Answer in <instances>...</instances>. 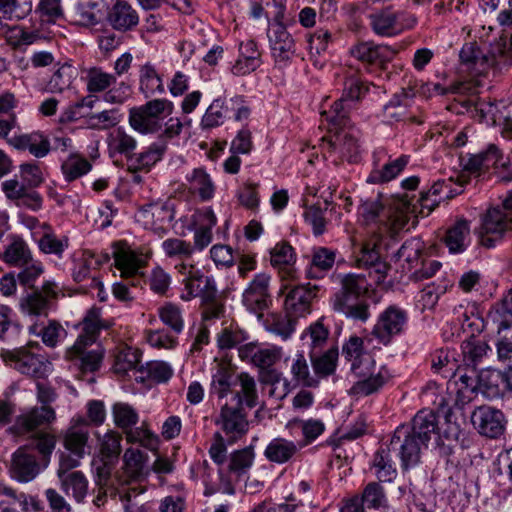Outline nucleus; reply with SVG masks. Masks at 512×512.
Returning a JSON list of instances; mask_svg holds the SVG:
<instances>
[{
    "instance_id": "obj_47",
    "label": "nucleus",
    "mask_w": 512,
    "mask_h": 512,
    "mask_svg": "<svg viewBox=\"0 0 512 512\" xmlns=\"http://www.w3.org/2000/svg\"><path fill=\"white\" fill-rule=\"evenodd\" d=\"M114 84H116L114 74L107 73L99 67H92L87 71L86 87L90 93L104 92Z\"/></svg>"
},
{
    "instance_id": "obj_2",
    "label": "nucleus",
    "mask_w": 512,
    "mask_h": 512,
    "mask_svg": "<svg viewBox=\"0 0 512 512\" xmlns=\"http://www.w3.org/2000/svg\"><path fill=\"white\" fill-rule=\"evenodd\" d=\"M19 178L16 175L14 178L2 182V191L5 196L19 207H26L32 211L40 210L43 198L35 188L43 183L44 178L39 165L36 163L21 164Z\"/></svg>"
},
{
    "instance_id": "obj_63",
    "label": "nucleus",
    "mask_w": 512,
    "mask_h": 512,
    "mask_svg": "<svg viewBox=\"0 0 512 512\" xmlns=\"http://www.w3.org/2000/svg\"><path fill=\"white\" fill-rule=\"evenodd\" d=\"M30 332L41 336L43 343L48 347H55L65 330L63 327L56 321H49L48 325L41 328L38 331L37 325H32L30 327Z\"/></svg>"
},
{
    "instance_id": "obj_6",
    "label": "nucleus",
    "mask_w": 512,
    "mask_h": 512,
    "mask_svg": "<svg viewBox=\"0 0 512 512\" xmlns=\"http://www.w3.org/2000/svg\"><path fill=\"white\" fill-rule=\"evenodd\" d=\"M357 380L349 389L350 395L369 396L380 391L388 384L393 375L385 365L376 369L375 360H367L361 366L354 365L351 373Z\"/></svg>"
},
{
    "instance_id": "obj_15",
    "label": "nucleus",
    "mask_w": 512,
    "mask_h": 512,
    "mask_svg": "<svg viewBox=\"0 0 512 512\" xmlns=\"http://www.w3.org/2000/svg\"><path fill=\"white\" fill-rule=\"evenodd\" d=\"M272 56L279 66H286L296 53L295 41L281 22L272 23L267 31Z\"/></svg>"
},
{
    "instance_id": "obj_61",
    "label": "nucleus",
    "mask_w": 512,
    "mask_h": 512,
    "mask_svg": "<svg viewBox=\"0 0 512 512\" xmlns=\"http://www.w3.org/2000/svg\"><path fill=\"white\" fill-rule=\"evenodd\" d=\"M461 348L465 361L473 366L478 365L490 350L486 342L474 338L464 341Z\"/></svg>"
},
{
    "instance_id": "obj_32",
    "label": "nucleus",
    "mask_w": 512,
    "mask_h": 512,
    "mask_svg": "<svg viewBox=\"0 0 512 512\" xmlns=\"http://www.w3.org/2000/svg\"><path fill=\"white\" fill-rule=\"evenodd\" d=\"M459 56L461 63L475 74L485 72L494 64V58L483 54L474 43H466L462 47Z\"/></svg>"
},
{
    "instance_id": "obj_48",
    "label": "nucleus",
    "mask_w": 512,
    "mask_h": 512,
    "mask_svg": "<svg viewBox=\"0 0 512 512\" xmlns=\"http://www.w3.org/2000/svg\"><path fill=\"white\" fill-rule=\"evenodd\" d=\"M387 47L376 45L372 42H363L351 49V54L356 59L370 64L382 63L385 58Z\"/></svg>"
},
{
    "instance_id": "obj_29",
    "label": "nucleus",
    "mask_w": 512,
    "mask_h": 512,
    "mask_svg": "<svg viewBox=\"0 0 512 512\" xmlns=\"http://www.w3.org/2000/svg\"><path fill=\"white\" fill-rule=\"evenodd\" d=\"M32 258L33 255L28 244L16 235L9 238V242L1 255V259L12 267H22L30 263Z\"/></svg>"
},
{
    "instance_id": "obj_36",
    "label": "nucleus",
    "mask_w": 512,
    "mask_h": 512,
    "mask_svg": "<svg viewBox=\"0 0 512 512\" xmlns=\"http://www.w3.org/2000/svg\"><path fill=\"white\" fill-rule=\"evenodd\" d=\"M145 492L143 486L123 487L119 490V498L123 503L125 512H155L148 501H143L142 495Z\"/></svg>"
},
{
    "instance_id": "obj_4",
    "label": "nucleus",
    "mask_w": 512,
    "mask_h": 512,
    "mask_svg": "<svg viewBox=\"0 0 512 512\" xmlns=\"http://www.w3.org/2000/svg\"><path fill=\"white\" fill-rule=\"evenodd\" d=\"M173 111V103L167 99H153L129 110V125L140 134H154L161 130L164 116Z\"/></svg>"
},
{
    "instance_id": "obj_41",
    "label": "nucleus",
    "mask_w": 512,
    "mask_h": 512,
    "mask_svg": "<svg viewBox=\"0 0 512 512\" xmlns=\"http://www.w3.org/2000/svg\"><path fill=\"white\" fill-rule=\"evenodd\" d=\"M409 156L402 155L399 158L389 161L382 168L373 169L367 181L373 184L386 183L393 180L408 164Z\"/></svg>"
},
{
    "instance_id": "obj_19",
    "label": "nucleus",
    "mask_w": 512,
    "mask_h": 512,
    "mask_svg": "<svg viewBox=\"0 0 512 512\" xmlns=\"http://www.w3.org/2000/svg\"><path fill=\"white\" fill-rule=\"evenodd\" d=\"M333 309L353 320L365 322L370 317L369 303L363 297L338 291L332 299Z\"/></svg>"
},
{
    "instance_id": "obj_8",
    "label": "nucleus",
    "mask_w": 512,
    "mask_h": 512,
    "mask_svg": "<svg viewBox=\"0 0 512 512\" xmlns=\"http://www.w3.org/2000/svg\"><path fill=\"white\" fill-rule=\"evenodd\" d=\"M59 288L53 281H45L40 288L26 292L19 299V310L30 317H46L58 297Z\"/></svg>"
},
{
    "instance_id": "obj_33",
    "label": "nucleus",
    "mask_w": 512,
    "mask_h": 512,
    "mask_svg": "<svg viewBox=\"0 0 512 512\" xmlns=\"http://www.w3.org/2000/svg\"><path fill=\"white\" fill-rule=\"evenodd\" d=\"M185 179L189 185V190L193 194H197L202 201L213 198L215 185L204 168L193 169L191 173L186 175Z\"/></svg>"
},
{
    "instance_id": "obj_40",
    "label": "nucleus",
    "mask_w": 512,
    "mask_h": 512,
    "mask_svg": "<svg viewBox=\"0 0 512 512\" xmlns=\"http://www.w3.org/2000/svg\"><path fill=\"white\" fill-rule=\"evenodd\" d=\"M391 451L383 444L375 453L373 459V468L375 474L381 482H391L395 479L397 471L393 466Z\"/></svg>"
},
{
    "instance_id": "obj_17",
    "label": "nucleus",
    "mask_w": 512,
    "mask_h": 512,
    "mask_svg": "<svg viewBox=\"0 0 512 512\" xmlns=\"http://www.w3.org/2000/svg\"><path fill=\"white\" fill-rule=\"evenodd\" d=\"M270 275L256 274L242 295V302L252 312H260L268 308L271 302Z\"/></svg>"
},
{
    "instance_id": "obj_49",
    "label": "nucleus",
    "mask_w": 512,
    "mask_h": 512,
    "mask_svg": "<svg viewBox=\"0 0 512 512\" xmlns=\"http://www.w3.org/2000/svg\"><path fill=\"white\" fill-rule=\"evenodd\" d=\"M162 249L168 258L178 259L189 263L194 254V248L190 242L180 238H168L162 242Z\"/></svg>"
},
{
    "instance_id": "obj_5",
    "label": "nucleus",
    "mask_w": 512,
    "mask_h": 512,
    "mask_svg": "<svg viewBox=\"0 0 512 512\" xmlns=\"http://www.w3.org/2000/svg\"><path fill=\"white\" fill-rule=\"evenodd\" d=\"M369 25L374 34L381 37H395L412 29L417 18L405 11L397 10L392 5L374 10L368 16Z\"/></svg>"
},
{
    "instance_id": "obj_3",
    "label": "nucleus",
    "mask_w": 512,
    "mask_h": 512,
    "mask_svg": "<svg viewBox=\"0 0 512 512\" xmlns=\"http://www.w3.org/2000/svg\"><path fill=\"white\" fill-rule=\"evenodd\" d=\"M396 208L394 211L386 210L379 198L367 199L359 206V217L365 225L376 224L381 233H387L391 237L401 231L409 221V206Z\"/></svg>"
},
{
    "instance_id": "obj_34",
    "label": "nucleus",
    "mask_w": 512,
    "mask_h": 512,
    "mask_svg": "<svg viewBox=\"0 0 512 512\" xmlns=\"http://www.w3.org/2000/svg\"><path fill=\"white\" fill-rule=\"evenodd\" d=\"M137 148V140L124 129L118 128L108 137V149L111 156L116 154L124 155L128 164L134 156Z\"/></svg>"
},
{
    "instance_id": "obj_13",
    "label": "nucleus",
    "mask_w": 512,
    "mask_h": 512,
    "mask_svg": "<svg viewBox=\"0 0 512 512\" xmlns=\"http://www.w3.org/2000/svg\"><path fill=\"white\" fill-rule=\"evenodd\" d=\"M511 227L512 216L504 213L499 207H492L482 216L479 243L486 248H493Z\"/></svg>"
},
{
    "instance_id": "obj_11",
    "label": "nucleus",
    "mask_w": 512,
    "mask_h": 512,
    "mask_svg": "<svg viewBox=\"0 0 512 512\" xmlns=\"http://www.w3.org/2000/svg\"><path fill=\"white\" fill-rule=\"evenodd\" d=\"M391 452H396L403 470L415 467L420 462L421 447L426 446L409 434V426H399L389 443L385 444Z\"/></svg>"
},
{
    "instance_id": "obj_45",
    "label": "nucleus",
    "mask_w": 512,
    "mask_h": 512,
    "mask_svg": "<svg viewBox=\"0 0 512 512\" xmlns=\"http://www.w3.org/2000/svg\"><path fill=\"white\" fill-rule=\"evenodd\" d=\"M89 433L79 427H70L63 434V446L67 452L78 456H85Z\"/></svg>"
},
{
    "instance_id": "obj_43",
    "label": "nucleus",
    "mask_w": 512,
    "mask_h": 512,
    "mask_svg": "<svg viewBox=\"0 0 512 512\" xmlns=\"http://www.w3.org/2000/svg\"><path fill=\"white\" fill-rule=\"evenodd\" d=\"M75 71L70 65L58 68L46 82L44 91L51 94H61L71 88Z\"/></svg>"
},
{
    "instance_id": "obj_54",
    "label": "nucleus",
    "mask_w": 512,
    "mask_h": 512,
    "mask_svg": "<svg viewBox=\"0 0 512 512\" xmlns=\"http://www.w3.org/2000/svg\"><path fill=\"white\" fill-rule=\"evenodd\" d=\"M228 106L220 98L215 99L207 108L201 120V126L204 129H211L220 126L227 118Z\"/></svg>"
},
{
    "instance_id": "obj_30",
    "label": "nucleus",
    "mask_w": 512,
    "mask_h": 512,
    "mask_svg": "<svg viewBox=\"0 0 512 512\" xmlns=\"http://www.w3.org/2000/svg\"><path fill=\"white\" fill-rule=\"evenodd\" d=\"M167 151V144L154 142L140 153H135L128 165L130 171L149 170L157 164Z\"/></svg>"
},
{
    "instance_id": "obj_1",
    "label": "nucleus",
    "mask_w": 512,
    "mask_h": 512,
    "mask_svg": "<svg viewBox=\"0 0 512 512\" xmlns=\"http://www.w3.org/2000/svg\"><path fill=\"white\" fill-rule=\"evenodd\" d=\"M111 326V321L102 318L101 309H89L81 321V333L66 350L65 358L83 372L97 371L102 363L104 350L96 345V341L100 331Z\"/></svg>"
},
{
    "instance_id": "obj_55",
    "label": "nucleus",
    "mask_w": 512,
    "mask_h": 512,
    "mask_svg": "<svg viewBox=\"0 0 512 512\" xmlns=\"http://www.w3.org/2000/svg\"><path fill=\"white\" fill-rule=\"evenodd\" d=\"M61 168L65 179L71 182L87 174L91 170L92 165L83 157L71 155L63 162Z\"/></svg>"
},
{
    "instance_id": "obj_62",
    "label": "nucleus",
    "mask_w": 512,
    "mask_h": 512,
    "mask_svg": "<svg viewBox=\"0 0 512 512\" xmlns=\"http://www.w3.org/2000/svg\"><path fill=\"white\" fill-rule=\"evenodd\" d=\"M329 336V330L324 326L322 320H318L311 324L306 332L302 335V339L308 338L310 340V351H317L322 349Z\"/></svg>"
},
{
    "instance_id": "obj_14",
    "label": "nucleus",
    "mask_w": 512,
    "mask_h": 512,
    "mask_svg": "<svg viewBox=\"0 0 512 512\" xmlns=\"http://www.w3.org/2000/svg\"><path fill=\"white\" fill-rule=\"evenodd\" d=\"M406 322V311L391 305L380 314L371 334L380 344L388 345L394 336L403 332Z\"/></svg>"
},
{
    "instance_id": "obj_64",
    "label": "nucleus",
    "mask_w": 512,
    "mask_h": 512,
    "mask_svg": "<svg viewBox=\"0 0 512 512\" xmlns=\"http://www.w3.org/2000/svg\"><path fill=\"white\" fill-rule=\"evenodd\" d=\"M138 369L146 373V377L148 379L157 383L168 381L173 374L171 366L163 361L147 362L145 367H140Z\"/></svg>"
},
{
    "instance_id": "obj_46",
    "label": "nucleus",
    "mask_w": 512,
    "mask_h": 512,
    "mask_svg": "<svg viewBox=\"0 0 512 512\" xmlns=\"http://www.w3.org/2000/svg\"><path fill=\"white\" fill-rule=\"evenodd\" d=\"M317 351H310V358L314 372L321 377H327L335 372L338 360V349L330 348L323 355L316 356Z\"/></svg>"
},
{
    "instance_id": "obj_24",
    "label": "nucleus",
    "mask_w": 512,
    "mask_h": 512,
    "mask_svg": "<svg viewBox=\"0 0 512 512\" xmlns=\"http://www.w3.org/2000/svg\"><path fill=\"white\" fill-rule=\"evenodd\" d=\"M315 295L314 289L309 285H298L291 288L284 302L286 312L296 318L309 313L311 301Z\"/></svg>"
},
{
    "instance_id": "obj_51",
    "label": "nucleus",
    "mask_w": 512,
    "mask_h": 512,
    "mask_svg": "<svg viewBox=\"0 0 512 512\" xmlns=\"http://www.w3.org/2000/svg\"><path fill=\"white\" fill-rule=\"evenodd\" d=\"M113 419L117 427L124 432L131 429L139 421L136 410L127 403L117 402L112 407Z\"/></svg>"
},
{
    "instance_id": "obj_31",
    "label": "nucleus",
    "mask_w": 512,
    "mask_h": 512,
    "mask_svg": "<svg viewBox=\"0 0 512 512\" xmlns=\"http://www.w3.org/2000/svg\"><path fill=\"white\" fill-rule=\"evenodd\" d=\"M299 448L294 441L276 437L272 439L264 450L266 459L275 464H284L293 459Z\"/></svg>"
},
{
    "instance_id": "obj_57",
    "label": "nucleus",
    "mask_w": 512,
    "mask_h": 512,
    "mask_svg": "<svg viewBox=\"0 0 512 512\" xmlns=\"http://www.w3.org/2000/svg\"><path fill=\"white\" fill-rule=\"evenodd\" d=\"M140 363V353L132 347L121 348L116 356L114 369L117 373H126L129 370L137 369Z\"/></svg>"
},
{
    "instance_id": "obj_7",
    "label": "nucleus",
    "mask_w": 512,
    "mask_h": 512,
    "mask_svg": "<svg viewBox=\"0 0 512 512\" xmlns=\"http://www.w3.org/2000/svg\"><path fill=\"white\" fill-rule=\"evenodd\" d=\"M368 87L360 79L358 72L354 69H347L343 72V93L329 112H325L327 120L330 123L346 125L350 122L348 111L349 102L359 100L366 92Z\"/></svg>"
},
{
    "instance_id": "obj_39",
    "label": "nucleus",
    "mask_w": 512,
    "mask_h": 512,
    "mask_svg": "<svg viewBox=\"0 0 512 512\" xmlns=\"http://www.w3.org/2000/svg\"><path fill=\"white\" fill-rule=\"evenodd\" d=\"M61 490L67 495L72 493L77 502H82L88 492V480L81 471H73L62 477H58Z\"/></svg>"
},
{
    "instance_id": "obj_18",
    "label": "nucleus",
    "mask_w": 512,
    "mask_h": 512,
    "mask_svg": "<svg viewBox=\"0 0 512 512\" xmlns=\"http://www.w3.org/2000/svg\"><path fill=\"white\" fill-rule=\"evenodd\" d=\"M336 131L334 136L328 141L329 148L338 153L341 158L354 162L359 155V144L356 131L353 130L349 122L346 125L331 123Z\"/></svg>"
},
{
    "instance_id": "obj_10",
    "label": "nucleus",
    "mask_w": 512,
    "mask_h": 512,
    "mask_svg": "<svg viewBox=\"0 0 512 512\" xmlns=\"http://www.w3.org/2000/svg\"><path fill=\"white\" fill-rule=\"evenodd\" d=\"M30 345L12 350H1V358L11 368L23 375L42 378L46 375L48 365L42 356L29 350Z\"/></svg>"
},
{
    "instance_id": "obj_56",
    "label": "nucleus",
    "mask_w": 512,
    "mask_h": 512,
    "mask_svg": "<svg viewBox=\"0 0 512 512\" xmlns=\"http://www.w3.org/2000/svg\"><path fill=\"white\" fill-rule=\"evenodd\" d=\"M292 379L303 386H316L317 381L310 373L309 365L303 354H297L291 364Z\"/></svg>"
},
{
    "instance_id": "obj_16",
    "label": "nucleus",
    "mask_w": 512,
    "mask_h": 512,
    "mask_svg": "<svg viewBox=\"0 0 512 512\" xmlns=\"http://www.w3.org/2000/svg\"><path fill=\"white\" fill-rule=\"evenodd\" d=\"M474 428L483 436L498 438L505 430V417L500 410L490 406H480L471 415Z\"/></svg>"
},
{
    "instance_id": "obj_37",
    "label": "nucleus",
    "mask_w": 512,
    "mask_h": 512,
    "mask_svg": "<svg viewBox=\"0 0 512 512\" xmlns=\"http://www.w3.org/2000/svg\"><path fill=\"white\" fill-rule=\"evenodd\" d=\"M470 239V225L465 219L458 220L447 230L445 244L451 253H462Z\"/></svg>"
},
{
    "instance_id": "obj_28",
    "label": "nucleus",
    "mask_w": 512,
    "mask_h": 512,
    "mask_svg": "<svg viewBox=\"0 0 512 512\" xmlns=\"http://www.w3.org/2000/svg\"><path fill=\"white\" fill-rule=\"evenodd\" d=\"M437 430V415L434 411L427 409L420 410L414 416L411 426H409V434L425 445H427L431 435L435 434Z\"/></svg>"
},
{
    "instance_id": "obj_35",
    "label": "nucleus",
    "mask_w": 512,
    "mask_h": 512,
    "mask_svg": "<svg viewBox=\"0 0 512 512\" xmlns=\"http://www.w3.org/2000/svg\"><path fill=\"white\" fill-rule=\"evenodd\" d=\"M259 381L263 386L269 387L270 398L282 400L290 393V382L277 369L261 371Z\"/></svg>"
},
{
    "instance_id": "obj_12",
    "label": "nucleus",
    "mask_w": 512,
    "mask_h": 512,
    "mask_svg": "<svg viewBox=\"0 0 512 512\" xmlns=\"http://www.w3.org/2000/svg\"><path fill=\"white\" fill-rule=\"evenodd\" d=\"M199 296L202 300V318L205 321L219 319L224 314L218 288L213 277H207L202 286L189 285L188 295H182V299L190 300Z\"/></svg>"
},
{
    "instance_id": "obj_60",
    "label": "nucleus",
    "mask_w": 512,
    "mask_h": 512,
    "mask_svg": "<svg viewBox=\"0 0 512 512\" xmlns=\"http://www.w3.org/2000/svg\"><path fill=\"white\" fill-rule=\"evenodd\" d=\"M254 453L251 448H244L233 452L230 456L229 471L237 477L245 474L252 466Z\"/></svg>"
},
{
    "instance_id": "obj_44",
    "label": "nucleus",
    "mask_w": 512,
    "mask_h": 512,
    "mask_svg": "<svg viewBox=\"0 0 512 512\" xmlns=\"http://www.w3.org/2000/svg\"><path fill=\"white\" fill-rule=\"evenodd\" d=\"M342 355L350 362V372H353L354 365L361 366L367 360H374L364 350V342L361 337L351 336L342 346Z\"/></svg>"
},
{
    "instance_id": "obj_21",
    "label": "nucleus",
    "mask_w": 512,
    "mask_h": 512,
    "mask_svg": "<svg viewBox=\"0 0 512 512\" xmlns=\"http://www.w3.org/2000/svg\"><path fill=\"white\" fill-rule=\"evenodd\" d=\"M138 217L146 226H157V230L163 231L161 225L174 220L175 207L171 201L149 203L140 208Z\"/></svg>"
},
{
    "instance_id": "obj_9",
    "label": "nucleus",
    "mask_w": 512,
    "mask_h": 512,
    "mask_svg": "<svg viewBox=\"0 0 512 512\" xmlns=\"http://www.w3.org/2000/svg\"><path fill=\"white\" fill-rule=\"evenodd\" d=\"M216 424L220 426L229 441H236L247 433L249 422L242 407V399L238 394H233L230 402L222 405Z\"/></svg>"
},
{
    "instance_id": "obj_42",
    "label": "nucleus",
    "mask_w": 512,
    "mask_h": 512,
    "mask_svg": "<svg viewBox=\"0 0 512 512\" xmlns=\"http://www.w3.org/2000/svg\"><path fill=\"white\" fill-rule=\"evenodd\" d=\"M114 263L121 277L128 279L137 275L142 266V260L131 249H119L114 252Z\"/></svg>"
},
{
    "instance_id": "obj_59",
    "label": "nucleus",
    "mask_w": 512,
    "mask_h": 512,
    "mask_svg": "<svg viewBox=\"0 0 512 512\" xmlns=\"http://www.w3.org/2000/svg\"><path fill=\"white\" fill-rule=\"evenodd\" d=\"M119 121L118 110L110 109L87 115L86 123L91 129L105 130L116 126Z\"/></svg>"
},
{
    "instance_id": "obj_25",
    "label": "nucleus",
    "mask_w": 512,
    "mask_h": 512,
    "mask_svg": "<svg viewBox=\"0 0 512 512\" xmlns=\"http://www.w3.org/2000/svg\"><path fill=\"white\" fill-rule=\"evenodd\" d=\"M40 472L39 463L35 457L27 453L26 448H19L13 455L11 475L20 482H29Z\"/></svg>"
},
{
    "instance_id": "obj_53",
    "label": "nucleus",
    "mask_w": 512,
    "mask_h": 512,
    "mask_svg": "<svg viewBox=\"0 0 512 512\" xmlns=\"http://www.w3.org/2000/svg\"><path fill=\"white\" fill-rule=\"evenodd\" d=\"M295 325L296 317L286 312L284 315H273L267 322V329L283 340H287L295 331Z\"/></svg>"
},
{
    "instance_id": "obj_52",
    "label": "nucleus",
    "mask_w": 512,
    "mask_h": 512,
    "mask_svg": "<svg viewBox=\"0 0 512 512\" xmlns=\"http://www.w3.org/2000/svg\"><path fill=\"white\" fill-rule=\"evenodd\" d=\"M237 385L236 376L225 368H220L212 377L211 394L222 399L228 394H232L231 387Z\"/></svg>"
},
{
    "instance_id": "obj_20",
    "label": "nucleus",
    "mask_w": 512,
    "mask_h": 512,
    "mask_svg": "<svg viewBox=\"0 0 512 512\" xmlns=\"http://www.w3.org/2000/svg\"><path fill=\"white\" fill-rule=\"evenodd\" d=\"M55 418V411L50 406L42 405L41 407H34L19 415L10 430L17 434L28 433L41 426L52 423Z\"/></svg>"
},
{
    "instance_id": "obj_50",
    "label": "nucleus",
    "mask_w": 512,
    "mask_h": 512,
    "mask_svg": "<svg viewBox=\"0 0 512 512\" xmlns=\"http://www.w3.org/2000/svg\"><path fill=\"white\" fill-rule=\"evenodd\" d=\"M236 380L240 390L234 394H238L242 403L244 402L248 408L256 407L259 403V397L255 379L250 374L242 372L236 375Z\"/></svg>"
},
{
    "instance_id": "obj_23",
    "label": "nucleus",
    "mask_w": 512,
    "mask_h": 512,
    "mask_svg": "<svg viewBox=\"0 0 512 512\" xmlns=\"http://www.w3.org/2000/svg\"><path fill=\"white\" fill-rule=\"evenodd\" d=\"M460 193L461 190L453 189L451 179L435 182L428 191L421 194L419 199L421 213L426 210V215H429L442 201L449 200Z\"/></svg>"
},
{
    "instance_id": "obj_38",
    "label": "nucleus",
    "mask_w": 512,
    "mask_h": 512,
    "mask_svg": "<svg viewBox=\"0 0 512 512\" xmlns=\"http://www.w3.org/2000/svg\"><path fill=\"white\" fill-rule=\"evenodd\" d=\"M139 89L146 98L165 92L163 80L151 63L144 64L139 71Z\"/></svg>"
},
{
    "instance_id": "obj_22",
    "label": "nucleus",
    "mask_w": 512,
    "mask_h": 512,
    "mask_svg": "<svg viewBox=\"0 0 512 512\" xmlns=\"http://www.w3.org/2000/svg\"><path fill=\"white\" fill-rule=\"evenodd\" d=\"M108 24L116 31L127 32L139 23L137 11L125 1H117L107 13Z\"/></svg>"
},
{
    "instance_id": "obj_58",
    "label": "nucleus",
    "mask_w": 512,
    "mask_h": 512,
    "mask_svg": "<svg viewBox=\"0 0 512 512\" xmlns=\"http://www.w3.org/2000/svg\"><path fill=\"white\" fill-rule=\"evenodd\" d=\"M408 97L406 95H394L384 106L383 116L388 122H397L407 117Z\"/></svg>"
},
{
    "instance_id": "obj_27",
    "label": "nucleus",
    "mask_w": 512,
    "mask_h": 512,
    "mask_svg": "<svg viewBox=\"0 0 512 512\" xmlns=\"http://www.w3.org/2000/svg\"><path fill=\"white\" fill-rule=\"evenodd\" d=\"M7 142L18 150H28L36 158H43L50 151L48 138L39 132L13 136Z\"/></svg>"
},
{
    "instance_id": "obj_26",
    "label": "nucleus",
    "mask_w": 512,
    "mask_h": 512,
    "mask_svg": "<svg viewBox=\"0 0 512 512\" xmlns=\"http://www.w3.org/2000/svg\"><path fill=\"white\" fill-rule=\"evenodd\" d=\"M147 454L139 449L128 448L123 455V477L125 483L138 482L144 479L148 470L146 468Z\"/></svg>"
}]
</instances>
